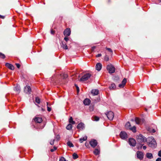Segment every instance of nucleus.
I'll return each mask as SVG.
<instances>
[{
	"label": "nucleus",
	"mask_w": 161,
	"mask_h": 161,
	"mask_svg": "<svg viewBox=\"0 0 161 161\" xmlns=\"http://www.w3.org/2000/svg\"><path fill=\"white\" fill-rule=\"evenodd\" d=\"M15 64L17 66V67L18 68H20V65L19 64H18V63H16Z\"/></svg>",
	"instance_id": "50"
},
{
	"label": "nucleus",
	"mask_w": 161,
	"mask_h": 161,
	"mask_svg": "<svg viewBox=\"0 0 161 161\" xmlns=\"http://www.w3.org/2000/svg\"><path fill=\"white\" fill-rule=\"evenodd\" d=\"M57 149V147L55 146H54L53 147V149H51L50 150V151L53 152L55 150H56Z\"/></svg>",
	"instance_id": "41"
},
{
	"label": "nucleus",
	"mask_w": 161,
	"mask_h": 161,
	"mask_svg": "<svg viewBox=\"0 0 161 161\" xmlns=\"http://www.w3.org/2000/svg\"><path fill=\"white\" fill-rule=\"evenodd\" d=\"M90 144L92 147L94 148L97 146V142L96 140H92L90 142Z\"/></svg>",
	"instance_id": "9"
},
{
	"label": "nucleus",
	"mask_w": 161,
	"mask_h": 161,
	"mask_svg": "<svg viewBox=\"0 0 161 161\" xmlns=\"http://www.w3.org/2000/svg\"><path fill=\"white\" fill-rule=\"evenodd\" d=\"M91 93L93 96L97 95L99 93V90L98 89H92L91 91Z\"/></svg>",
	"instance_id": "17"
},
{
	"label": "nucleus",
	"mask_w": 161,
	"mask_h": 161,
	"mask_svg": "<svg viewBox=\"0 0 161 161\" xmlns=\"http://www.w3.org/2000/svg\"><path fill=\"white\" fill-rule=\"evenodd\" d=\"M143 149H144V150H145L146 148H147V147L146 146H144L143 147Z\"/></svg>",
	"instance_id": "53"
},
{
	"label": "nucleus",
	"mask_w": 161,
	"mask_h": 161,
	"mask_svg": "<svg viewBox=\"0 0 161 161\" xmlns=\"http://www.w3.org/2000/svg\"><path fill=\"white\" fill-rule=\"evenodd\" d=\"M129 129H130V130H132L134 133L136 132V127L135 126H134L132 127H130L129 128Z\"/></svg>",
	"instance_id": "30"
},
{
	"label": "nucleus",
	"mask_w": 161,
	"mask_h": 161,
	"mask_svg": "<svg viewBox=\"0 0 161 161\" xmlns=\"http://www.w3.org/2000/svg\"><path fill=\"white\" fill-rule=\"evenodd\" d=\"M137 158L140 160H142L143 158V153L141 151H138L136 152Z\"/></svg>",
	"instance_id": "10"
},
{
	"label": "nucleus",
	"mask_w": 161,
	"mask_h": 161,
	"mask_svg": "<svg viewBox=\"0 0 161 161\" xmlns=\"http://www.w3.org/2000/svg\"><path fill=\"white\" fill-rule=\"evenodd\" d=\"M61 46L64 49H68L66 44V43L64 44L63 42H62Z\"/></svg>",
	"instance_id": "24"
},
{
	"label": "nucleus",
	"mask_w": 161,
	"mask_h": 161,
	"mask_svg": "<svg viewBox=\"0 0 161 161\" xmlns=\"http://www.w3.org/2000/svg\"><path fill=\"white\" fill-rule=\"evenodd\" d=\"M47 111H48V112H50L51 111V108H50L48 106V102H47Z\"/></svg>",
	"instance_id": "39"
},
{
	"label": "nucleus",
	"mask_w": 161,
	"mask_h": 161,
	"mask_svg": "<svg viewBox=\"0 0 161 161\" xmlns=\"http://www.w3.org/2000/svg\"><path fill=\"white\" fill-rule=\"evenodd\" d=\"M33 120L36 123H40L42 121V119L41 117H36L33 119Z\"/></svg>",
	"instance_id": "14"
},
{
	"label": "nucleus",
	"mask_w": 161,
	"mask_h": 161,
	"mask_svg": "<svg viewBox=\"0 0 161 161\" xmlns=\"http://www.w3.org/2000/svg\"><path fill=\"white\" fill-rule=\"evenodd\" d=\"M72 156L73 158L74 159H75L78 158V155L75 153H74L73 154Z\"/></svg>",
	"instance_id": "32"
},
{
	"label": "nucleus",
	"mask_w": 161,
	"mask_h": 161,
	"mask_svg": "<svg viewBox=\"0 0 161 161\" xmlns=\"http://www.w3.org/2000/svg\"><path fill=\"white\" fill-rule=\"evenodd\" d=\"M5 18V16L1 15H0V18L1 19H3Z\"/></svg>",
	"instance_id": "52"
},
{
	"label": "nucleus",
	"mask_w": 161,
	"mask_h": 161,
	"mask_svg": "<svg viewBox=\"0 0 161 161\" xmlns=\"http://www.w3.org/2000/svg\"><path fill=\"white\" fill-rule=\"evenodd\" d=\"M64 39L65 40L66 42H67L69 40V38H68V36H65Z\"/></svg>",
	"instance_id": "46"
},
{
	"label": "nucleus",
	"mask_w": 161,
	"mask_h": 161,
	"mask_svg": "<svg viewBox=\"0 0 161 161\" xmlns=\"http://www.w3.org/2000/svg\"><path fill=\"white\" fill-rule=\"evenodd\" d=\"M5 58V55L3 53H0V58L3 59H4Z\"/></svg>",
	"instance_id": "34"
},
{
	"label": "nucleus",
	"mask_w": 161,
	"mask_h": 161,
	"mask_svg": "<svg viewBox=\"0 0 161 161\" xmlns=\"http://www.w3.org/2000/svg\"><path fill=\"white\" fill-rule=\"evenodd\" d=\"M59 161H66L65 158L61 157L59 159Z\"/></svg>",
	"instance_id": "38"
},
{
	"label": "nucleus",
	"mask_w": 161,
	"mask_h": 161,
	"mask_svg": "<svg viewBox=\"0 0 161 161\" xmlns=\"http://www.w3.org/2000/svg\"><path fill=\"white\" fill-rule=\"evenodd\" d=\"M116 85L114 83H112L111 86L109 87V89L110 90H114L116 88Z\"/></svg>",
	"instance_id": "23"
},
{
	"label": "nucleus",
	"mask_w": 161,
	"mask_h": 161,
	"mask_svg": "<svg viewBox=\"0 0 161 161\" xmlns=\"http://www.w3.org/2000/svg\"><path fill=\"white\" fill-rule=\"evenodd\" d=\"M102 67V65L100 63H97L96 66V69L98 71H100Z\"/></svg>",
	"instance_id": "19"
},
{
	"label": "nucleus",
	"mask_w": 161,
	"mask_h": 161,
	"mask_svg": "<svg viewBox=\"0 0 161 161\" xmlns=\"http://www.w3.org/2000/svg\"><path fill=\"white\" fill-rule=\"evenodd\" d=\"M67 145L70 147H73L74 145L73 143L70 141H69L67 143Z\"/></svg>",
	"instance_id": "26"
},
{
	"label": "nucleus",
	"mask_w": 161,
	"mask_h": 161,
	"mask_svg": "<svg viewBox=\"0 0 161 161\" xmlns=\"http://www.w3.org/2000/svg\"><path fill=\"white\" fill-rule=\"evenodd\" d=\"M106 69L110 74L113 73L115 71V68L111 64H108L107 66Z\"/></svg>",
	"instance_id": "3"
},
{
	"label": "nucleus",
	"mask_w": 161,
	"mask_h": 161,
	"mask_svg": "<svg viewBox=\"0 0 161 161\" xmlns=\"http://www.w3.org/2000/svg\"><path fill=\"white\" fill-rule=\"evenodd\" d=\"M142 144H140L138 146H137V148L138 149H139L140 148L141 149L142 148Z\"/></svg>",
	"instance_id": "40"
},
{
	"label": "nucleus",
	"mask_w": 161,
	"mask_h": 161,
	"mask_svg": "<svg viewBox=\"0 0 161 161\" xmlns=\"http://www.w3.org/2000/svg\"><path fill=\"white\" fill-rule=\"evenodd\" d=\"M68 76L66 74H64L63 76V78L64 79H66L67 78Z\"/></svg>",
	"instance_id": "45"
},
{
	"label": "nucleus",
	"mask_w": 161,
	"mask_h": 161,
	"mask_svg": "<svg viewBox=\"0 0 161 161\" xmlns=\"http://www.w3.org/2000/svg\"><path fill=\"white\" fill-rule=\"evenodd\" d=\"M113 80L115 82H118L119 80V78L118 76L113 77Z\"/></svg>",
	"instance_id": "27"
},
{
	"label": "nucleus",
	"mask_w": 161,
	"mask_h": 161,
	"mask_svg": "<svg viewBox=\"0 0 161 161\" xmlns=\"http://www.w3.org/2000/svg\"><path fill=\"white\" fill-rule=\"evenodd\" d=\"M5 65L7 68L11 70H13L14 69V66L11 64L6 63L5 64Z\"/></svg>",
	"instance_id": "16"
},
{
	"label": "nucleus",
	"mask_w": 161,
	"mask_h": 161,
	"mask_svg": "<svg viewBox=\"0 0 161 161\" xmlns=\"http://www.w3.org/2000/svg\"><path fill=\"white\" fill-rule=\"evenodd\" d=\"M135 121L137 124H141L144 122V119H140L136 117L135 119Z\"/></svg>",
	"instance_id": "11"
},
{
	"label": "nucleus",
	"mask_w": 161,
	"mask_h": 161,
	"mask_svg": "<svg viewBox=\"0 0 161 161\" xmlns=\"http://www.w3.org/2000/svg\"><path fill=\"white\" fill-rule=\"evenodd\" d=\"M156 161H161V158H158Z\"/></svg>",
	"instance_id": "51"
},
{
	"label": "nucleus",
	"mask_w": 161,
	"mask_h": 161,
	"mask_svg": "<svg viewBox=\"0 0 161 161\" xmlns=\"http://www.w3.org/2000/svg\"><path fill=\"white\" fill-rule=\"evenodd\" d=\"M42 110L43 111H44L45 110V109L43 108H42Z\"/></svg>",
	"instance_id": "57"
},
{
	"label": "nucleus",
	"mask_w": 161,
	"mask_h": 161,
	"mask_svg": "<svg viewBox=\"0 0 161 161\" xmlns=\"http://www.w3.org/2000/svg\"><path fill=\"white\" fill-rule=\"evenodd\" d=\"M120 136L122 139L124 140L127 138L128 135L125 132L122 131L120 133Z\"/></svg>",
	"instance_id": "7"
},
{
	"label": "nucleus",
	"mask_w": 161,
	"mask_h": 161,
	"mask_svg": "<svg viewBox=\"0 0 161 161\" xmlns=\"http://www.w3.org/2000/svg\"><path fill=\"white\" fill-rule=\"evenodd\" d=\"M105 59L106 60H108L109 59V58H108V57H105Z\"/></svg>",
	"instance_id": "54"
},
{
	"label": "nucleus",
	"mask_w": 161,
	"mask_h": 161,
	"mask_svg": "<svg viewBox=\"0 0 161 161\" xmlns=\"http://www.w3.org/2000/svg\"><path fill=\"white\" fill-rule=\"evenodd\" d=\"M147 157L149 159H151L153 158V154L150 153H147L146 154Z\"/></svg>",
	"instance_id": "22"
},
{
	"label": "nucleus",
	"mask_w": 161,
	"mask_h": 161,
	"mask_svg": "<svg viewBox=\"0 0 161 161\" xmlns=\"http://www.w3.org/2000/svg\"><path fill=\"white\" fill-rule=\"evenodd\" d=\"M71 34V30L69 28H67L64 31V35L65 36H69Z\"/></svg>",
	"instance_id": "8"
},
{
	"label": "nucleus",
	"mask_w": 161,
	"mask_h": 161,
	"mask_svg": "<svg viewBox=\"0 0 161 161\" xmlns=\"http://www.w3.org/2000/svg\"><path fill=\"white\" fill-rule=\"evenodd\" d=\"M71 124H69L66 127V129L69 130H70L72 128V125Z\"/></svg>",
	"instance_id": "28"
},
{
	"label": "nucleus",
	"mask_w": 161,
	"mask_h": 161,
	"mask_svg": "<svg viewBox=\"0 0 161 161\" xmlns=\"http://www.w3.org/2000/svg\"><path fill=\"white\" fill-rule=\"evenodd\" d=\"M14 90L18 94H19L20 91V87L19 85H17L14 88Z\"/></svg>",
	"instance_id": "20"
},
{
	"label": "nucleus",
	"mask_w": 161,
	"mask_h": 161,
	"mask_svg": "<svg viewBox=\"0 0 161 161\" xmlns=\"http://www.w3.org/2000/svg\"><path fill=\"white\" fill-rule=\"evenodd\" d=\"M145 110H146V111H147V109H146H146H145Z\"/></svg>",
	"instance_id": "59"
},
{
	"label": "nucleus",
	"mask_w": 161,
	"mask_h": 161,
	"mask_svg": "<svg viewBox=\"0 0 161 161\" xmlns=\"http://www.w3.org/2000/svg\"><path fill=\"white\" fill-rule=\"evenodd\" d=\"M106 116L110 120H112L114 117V113L112 111H110L105 114Z\"/></svg>",
	"instance_id": "5"
},
{
	"label": "nucleus",
	"mask_w": 161,
	"mask_h": 161,
	"mask_svg": "<svg viewBox=\"0 0 161 161\" xmlns=\"http://www.w3.org/2000/svg\"><path fill=\"white\" fill-rule=\"evenodd\" d=\"M55 141V139H53L52 140H51L50 142V144L52 145H53L54 144V142Z\"/></svg>",
	"instance_id": "42"
},
{
	"label": "nucleus",
	"mask_w": 161,
	"mask_h": 161,
	"mask_svg": "<svg viewBox=\"0 0 161 161\" xmlns=\"http://www.w3.org/2000/svg\"><path fill=\"white\" fill-rule=\"evenodd\" d=\"M101 56H102L101 54L100 53V54H98L96 55V57L97 58V57H101Z\"/></svg>",
	"instance_id": "49"
},
{
	"label": "nucleus",
	"mask_w": 161,
	"mask_h": 161,
	"mask_svg": "<svg viewBox=\"0 0 161 161\" xmlns=\"http://www.w3.org/2000/svg\"><path fill=\"white\" fill-rule=\"evenodd\" d=\"M91 76V75L89 73H87L82 76L80 80L81 81H85L88 80Z\"/></svg>",
	"instance_id": "4"
},
{
	"label": "nucleus",
	"mask_w": 161,
	"mask_h": 161,
	"mask_svg": "<svg viewBox=\"0 0 161 161\" xmlns=\"http://www.w3.org/2000/svg\"><path fill=\"white\" fill-rule=\"evenodd\" d=\"M56 138L57 141H58L60 139V136L58 135H57L56 136Z\"/></svg>",
	"instance_id": "43"
},
{
	"label": "nucleus",
	"mask_w": 161,
	"mask_h": 161,
	"mask_svg": "<svg viewBox=\"0 0 161 161\" xmlns=\"http://www.w3.org/2000/svg\"><path fill=\"white\" fill-rule=\"evenodd\" d=\"M87 139V136H86L82 138H80L79 139V141L80 142L82 143L84 141L86 140Z\"/></svg>",
	"instance_id": "25"
},
{
	"label": "nucleus",
	"mask_w": 161,
	"mask_h": 161,
	"mask_svg": "<svg viewBox=\"0 0 161 161\" xmlns=\"http://www.w3.org/2000/svg\"><path fill=\"white\" fill-rule=\"evenodd\" d=\"M131 121L133 122L134 121V120L133 119H131Z\"/></svg>",
	"instance_id": "58"
},
{
	"label": "nucleus",
	"mask_w": 161,
	"mask_h": 161,
	"mask_svg": "<svg viewBox=\"0 0 161 161\" xmlns=\"http://www.w3.org/2000/svg\"><path fill=\"white\" fill-rule=\"evenodd\" d=\"M93 118L94 120L96 121H98L99 119V117L97 116H94Z\"/></svg>",
	"instance_id": "37"
},
{
	"label": "nucleus",
	"mask_w": 161,
	"mask_h": 161,
	"mask_svg": "<svg viewBox=\"0 0 161 161\" xmlns=\"http://www.w3.org/2000/svg\"><path fill=\"white\" fill-rule=\"evenodd\" d=\"M75 86L76 88V89H77V92H79L80 91V89H79V88L78 87V86L76 84H75Z\"/></svg>",
	"instance_id": "44"
},
{
	"label": "nucleus",
	"mask_w": 161,
	"mask_h": 161,
	"mask_svg": "<svg viewBox=\"0 0 161 161\" xmlns=\"http://www.w3.org/2000/svg\"><path fill=\"white\" fill-rule=\"evenodd\" d=\"M91 100L88 98H86L83 101V103L86 105H89L91 103Z\"/></svg>",
	"instance_id": "18"
},
{
	"label": "nucleus",
	"mask_w": 161,
	"mask_h": 161,
	"mask_svg": "<svg viewBox=\"0 0 161 161\" xmlns=\"http://www.w3.org/2000/svg\"><path fill=\"white\" fill-rule=\"evenodd\" d=\"M136 139L138 142H147V139L142 134L136 136Z\"/></svg>",
	"instance_id": "2"
},
{
	"label": "nucleus",
	"mask_w": 161,
	"mask_h": 161,
	"mask_svg": "<svg viewBox=\"0 0 161 161\" xmlns=\"http://www.w3.org/2000/svg\"><path fill=\"white\" fill-rule=\"evenodd\" d=\"M93 153L95 155H97L99 154L100 151L98 149H96L93 151Z\"/></svg>",
	"instance_id": "29"
},
{
	"label": "nucleus",
	"mask_w": 161,
	"mask_h": 161,
	"mask_svg": "<svg viewBox=\"0 0 161 161\" xmlns=\"http://www.w3.org/2000/svg\"><path fill=\"white\" fill-rule=\"evenodd\" d=\"M51 32L52 34H54L55 33V31L52 29L51 30Z\"/></svg>",
	"instance_id": "47"
},
{
	"label": "nucleus",
	"mask_w": 161,
	"mask_h": 161,
	"mask_svg": "<svg viewBox=\"0 0 161 161\" xmlns=\"http://www.w3.org/2000/svg\"><path fill=\"white\" fill-rule=\"evenodd\" d=\"M147 142L148 145L153 148H155L157 147L156 141L152 136L148 137L147 139Z\"/></svg>",
	"instance_id": "1"
},
{
	"label": "nucleus",
	"mask_w": 161,
	"mask_h": 161,
	"mask_svg": "<svg viewBox=\"0 0 161 161\" xmlns=\"http://www.w3.org/2000/svg\"><path fill=\"white\" fill-rule=\"evenodd\" d=\"M35 102L38 104L40 103V98L38 97H36Z\"/></svg>",
	"instance_id": "33"
},
{
	"label": "nucleus",
	"mask_w": 161,
	"mask_h": 161,
	"mask_svg": "<svg viewBox=\"0 0 161 161\" xmlns=\"http://www.w3.org/2000/svg\"><path fill=\"white\" fill-rule=\"evenodd\" d=\"M94 110V106L91 105L89 107V110L90 111H92Z\"/></svg>",
	"instance_id": "35"
},
{
	"label": "nucleus",
	"mask_w": 161,
	"mask_h": 161,
	"mask_svg": "<svg viewBox=\"0 0 161 161\" xmlns=\"http://www.w3.org/2000/svg\"><path fill=\"white\" fill-rule=\"evenodd\" d=\"M158 155L159 157H161V149L160 150L158 151Z\"/></svg>",
	"instance_id": "48"
},
{
	"label": "nucleus",
	"mask_w": 161,
	"mask_h": 161,
	"mask_svg": "<svg viewBox=\"0 0 161 161\" xmlns=\"http://www.w3.org/2000/svg\"><path fill=\"white\" fill-rule=\"evenodd\" d=\"M152 132L153 133H154L155 132V130L154 129H153L152 130Z\"/></svg>",
	"instance_id": "55"
},
{
	"label": "nucleus",
	"mask_w": 161,
	"mask_h": 161,
	"mask_svg": "<svg viewBox=\"0 0 161 161\" xmlns=\"http://www.w3.org/2000/svg\"><path fill=\"white\" fill-rule=\"evenodd\" d=\"M130 126L131 125L129 122H127L125 125V127L128 129H129V128H130Z\"/></svg>",
	"instance_id": "31"
},
{
	"label": "nucleus",
	"mask_w": 161,
	"mask_h": 161,
	"mask_svg": "<svg viewBox=\"0 0 161 161\" xmlns=\"http://www.w3.org/2000/svg\"><path fill=\"white\" fill-rule=\"evenodd\" d=\"M95 48V47H92V51Z\"/></svg>",
	"instance_id": "56"
},
{
	"label": "nucleus",
	"mask_w": 161,
	"mask_h": 161,
	"mask_svg": "<svg viewBox=\"0 0 161 161\" xmlns=\"http://www.w3.org/2000/svg\"><path fill=\"white\" fill-rule=\"evenodd\" d=\"M77 128L80 130H83L85 128V124L83 123L80 122L78 125Z\"/></svg>",
	"instance_id": "13"
},
{
	"label": "nucleus",
	"mask_w": 161,
	"mask_h": 161,
	"mask_svg": "<svg viewBox=\"0 0 161 161\" xmlns=\"http://www.w3.org/2000/svg\"><path fill=\"white\" fill-rule=\"evenodd\" d=\"M129 144L133 147L135 146L136 143L135 140L133 138H130L129 139Z\"/></svg>",
	"instance_id": "12"
},
{
	"label": "nucleus",
	"mask_w": 161,
	"mask_h": 161,
	"mask_svg": "<svg viewBox=\"0 0 161 161\" xmlns=\"http://www.w3.org/2000/svg\"><path fill=\"white\" fill-rule=\"evenodd\" d=\"M106 49L107 50L108 52H109L110 53V54L111 55H112V54L113 51L111 48L106 47Z\"/></svg>",
	"instance_id": "36"
},
{
	"label": "nucleus",
	"mask_w": 161,
	"mask_h": 161,
	"mask_svg": "<svg viewBox=\"0 0 161 161\" xmlns=\"http://www.w3.org/2000/svg\"><path fill=\"white\" fill-rule=\"evenodd\" d=\"M127 80L126 78H124L122 82V83L120 84L119 85V86L120 88H123L124 87V86L125 85L126 82Z\"/></svg>",
	"instance_id": "15"
},
{
	"label": "nucleus",
	"mask_w": 161,
	"mask_h": 161,
	"mask_svg": "<svg viewBox=\"0 0 161 161\" xmlns=\"http://www.w3.org/2000/svg\"><path fill=\"white\" fill-rule=\"evenodd\" d=\"M69 121L70 124H71L73 125L75 124V122L73 120V119L71 116L69 117Z\"/></svg>",
	"instance_id": "21"
},
{
	"label": "nucleus",
	"mask_w": 161,
	"mask_h": 161,
	"mask_svg": "<svg viewBox=\"0 0 161 161\" xmlns=\"http://www.w3.org/2000/svg\"><path fill=\"white\" fill-rule=\"evenodd\" d=\"M24 92L27 94H30L31 93V89L30 86H26L24 88Z\"/></svg>",
	"instance_id": "6"
}]
</instances>
